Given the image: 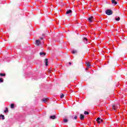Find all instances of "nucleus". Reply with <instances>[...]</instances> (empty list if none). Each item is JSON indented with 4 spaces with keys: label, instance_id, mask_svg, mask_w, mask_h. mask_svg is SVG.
Returning a JSON list of instances; mask_svg holds the SVG:
<instances>
[{
    "label": "nucleus",
    "instance_id": "f257e3e1",
    "mask_svg": "<svg viewBox=\"0 0 127 127\" xmlns=\"http://www.w3.org/2000/svg\"><path fill=\"white\" fill-rule=\"evenodd\" d=\"M106 13L107 15H112V14H113V11L111 10V9H107L106 11Z\"/></svg>",
    "mask_w": 127,
    "mask_h": 127
},
{
    "label": "nucleus",
    "instance_id": "f03ea898",
    "mask_svg": "<svg viewBox=\"0 0 127 127\" xmlns=\"http://www.w3.org/2000/svg\"><path fill=\"white\" fill-rule=\"evenodd\" d=\"M120 105H113V108H112V110L114 111H116V110H117V109H118L119 108H120Z\"/></svg>",
    "mask_w": 127,
    "mask_h": 127
},
{
    "label": "nucleus",
    "instance_id": "7ed1b4c3",
    "mask_svg": "<svg viewBox=\"0 0 127 127\" xmlns=\"http://www.w3.org/2000/svg\"><path fill=\"white\" fill-rule=\"evenodd\" d=\"M96 121L97 123H98V124H100L102 122H103V120L100 119V118H98L96 120Z\"/></svg>",
    "mask_w": 127,
    "mask_h": 127
},
{
    "label": "nucleus",
    "instance_id": "20e7f679",
    "mask_svg": "<svg viewBox=\"0 0 127 127\" xmlns=\"http://www.w3.org/2000/svg\"><path fill=\"white\" fill-rule=\"evenodd\" d=\"M93 19H94V17L93 16H90V17L88 18V21H89L90 22H92L93 21Z\"/></svg>",
    "mask_w": 127,
    "mask_h": 127
},
{
    "label": "nucleus",
    "instance_id": "39448f33",
    "mask_svg": "<svg viewBox=\"0 0 127 127\" xmlns=\"http://www.w3.org/2000/svg\"><path fill=\"white\" fill-rule=\"evenodd\" d=\"M84 118H85V117H84V115H83L82 114H81L80 115V120H84Z\"/></svg>",
    "mask_w": 127,
    "mask_h": 127
},
{
    "label": "nucleus",
    "instance_id": "423d86ee",
    "mask_svg": "<svg viewBox=\"0 0 127 127\" xmlns=\"http://www.w3.org/2000/svg\"><path fill=\"white\" fill-rule=\"evenodd\" d=\"M72 13V10L71 9H69L68 10H67L66 12V14H71Z\"/></svg>",
    "mask_w": 127,
    "mask_h": 127
},
{
    "label": "nucleus",
    "instance_id": "0eeeda50",
    "mask_svg": "<svg viewBox=\"0 0 127 127\" xmlns=\"http://www.w3.org/2000/svg\"><path fill=\"white\" fill-rule=\"evenodd\" d=\"M49 99L48 98H44V99H42L43 102L44 103H47L48 102Z\"/></svg>",
    "mask_w": 127,
    "mask_h": 127
},
{
    "label": "nucleus",
    "instance_id": "6e6552de",
    "mask_svg": "<svg viewBox=\"0 0 127 127\" xmlns=\"http://www.w3.org/2000/svg\"><path fill=\"white\" fill-rule=\"evenodd\" d=\"M112 3L113 4H114V5H116V4L118 3V2L116 1L115 0H112Z\"/></svg>",
    "mask_w": 127,
    "mask_h": 127
},
{
    "label": "nucleus",
    "instance_id": "1a4fd4ad",
    "mask_svg": "<svg viewBox=\"0 0 127 127\" xmlns=\"http://www.w3.org/2000/svg\"><path fill=\"white\" fill-rule=\"evenodd\" d=\"M83 42L85 44H88V39L87 38H83Z\"/></svg>",
    "mask_w": 127,
    "mask_h": 127
},
{
    "label": "nucleus",
    "instance_id": "9d476101",
    "mask_svg": "<svg viewBox=\"0 0 127 127\" xmlns=\"http://www.w3.org/2000/svg\"><path fill=\"white\" fill-rule=\"evenodd\" d=\"M36 45H37V46H39V45H40V41H39V40H36Z\"/></svg>",
    "mask_w": 127,
    "mask_h": 127
},
{
    "label": "nucleus",
    "instance_id": "9b49d317",
    "mask_svg": "<svg viewBox=\"0 0 127 127\" xmlns=\"http://www.w3.org/2000/svg\"><path fill=\"white\" fill-rule=\"evenodd\" d=\"M50 119H52V120H55V119H56V116H55V115L51 116Z\"/></svg>",
    "mask_w": 127,
    "mask_h": 127
},
{
    "label": "nucleus",
    "instance_id": "f8f14e48",
    "mask_svg": "<svg viewBox=\"0 0 127 127\" xmlns=\"http://www.w3.org/2000/svg\"><path fill=\"white\" fill-rule=\"evenodd\" d=\"M45 64H46V66H47L48 65V59H45Z\"/></svg>",
    "mask_w": 127,
    "mask_h": 127
},
{
    "label": "nucleus",
    "instance_id": "ddd939ff",
    "mask_svg": "<svg viewBox=\"0 0 127 127\" xmlns=\"http://www.w3.org/2000/svg\"><path fill=\"white\" fill-rule=\"evenodd\" d=\"M0 119H2V120H4V116H3V115H0Z\"/></svg>",
    "mask_w": 127,
    "mask_h": 127
},
{
    "label": "nucleus",
    "instance_id": "4468645a",
    "mask_svg": "<svg viewBox=\"0 0 127 127\" xmlns=\"http://www.w3.org/2000/svg\"><path fill=\"white\" fill-rule=\"evenodd\" d=\"M86 65L87 67H90V66H91L90 63H86Z\"/></svg>",
    "mask_w": 127,
    "mask_h": 127
},
{
    "label": "nucleus",
    "instance_id": "2eb2a0df",
    "mask_svg": "<svg viewBox=\"0 0 127 127\" xmlns=\"http://www.w3.org/2000/svg\"><path fill=\"white\" fill-rule=\"evenodd\" d=\"M10 108H11V109H14V104H11V105H10Z\"/></svg>",
    "mask_w": 127,
    "mask_h": 127
},
{
    "label": "nucleus",
    "instance_id": "dca6fc26",
    "mask_svg": "<svg viewBox=\"0 0 127 127\" xmlns=\"http://www.w3.org/2000/svg\"><path fill=\"white\" fill-rule=\"evenodd\" d=\"M64 123H67L68 120L67 119H64Z\"/></svg>",
    "mask_w": 127,
    "mask_h": 127
},
{
    "label": "nucleus",
    "instance_id": "f3484780",
    "mask_svg": "<svg viewBox=\"0 0 127 127\" xmlns=\"http://www.w3.org/2000/svg\"><path fill=\"white\" fill-rule=\"evenodd\" d=\"M40 56H45V54L44 53H40Z\"/></svg>",
    "mask_w": 127,
    "mask_h": 127
},
{
    "label": "nucleus",
    "instance_id": "a211bd4d",
    "mask_svg": "<svg viewBox=\"0 0 127 127\" xmlns=\"http://www.w3.org/2000/svg\"><path fill=\"white\" fill-rule=\"evenodd\" d=\"M116 20L117 21H119V20H120V17H118V18H116Z\"/></svg>",
    "mask_w": 127,
    "mask_h": 127
},
{
    "label": "nucleus",
    "instance_id": "6ab92c4d",
    "mask_svg": "<svg viewBox=\"0 0 127 127\" xmlns=\"http://www.w3.org/2000/svg\"><path fill=\"white\" fill-rule=\"evenodd\" d=\"M72 54H76L77 53V51H72Z\"/></svg>",
    "mask_w": 127,
    "mask_h": 127
},
{
    "label": "nucleus",
    "instance_id": "aec40b11",
    "mask_svg": "<svg viewBox=\"0 0 127 127\" xmlns=\"http://www.w3.org/2000/svg\"><path fill=\"white\" fill-rule=\"evenodd\" d=\"M89 112H84L85 115H89Z\"/></svg>",
    "mask_w": 127,
    "mask_h": 127
},
{
    "label": "nucleus",
    "instance_id": "412c9836",
    "mask_svg": "<svg viewBox=\"0 0 127 127\" xmlns=\"http://www.w3.org/2000/svg\"><path fill=\"white\" fill-rule=\"evenodd\" d=\"M64 94H61V98H64Z\"/></svg>",
    "mask_w": 127,
    "mask_h": 127
},
{
    "label": "nucleus",
    "instance_id": "4be33fe9",
    "mask_svg": "<svg viewBox=\"0 0 127 127\" xmlns=\"http://www.w3.org/2000/svg\"><path fill=\"white\" fill-rule=\"evenodd\" d=\"M0 76H5V73H0Z\"/></svg>",
    "mask_w": 127,
    "mask_h": 127
},
{
    "label": "nucleus",
    "instance_id": "5701e85b",
    "mask_svg": "<svg viewBox=\"0 0 127 127\" xmlns=\"http://www.w3.org/2000/svg\"><path fill=\"white\" fill-rule=\"evenodd\" d=\"M4 112H8V108H6V109L4 111Z\"/></svg>",
    "mask_w": 127,
    "mask_h": 127
},
{
    "label": "nucleus",
    "instance_id": "b1692460",
    "mask_svg": "<svg viewBox=\"0 0 127 127\" xmlns=\"http://www.w3.org/2000/svg\"><path fill=\"white\" fill-rule=\"evenodd\" d=\"M0 82H3V79H2V78H0Z\"/></svg>",
    "mask_w": 127,
    "mask_h": 127
},
{
    "label": "nucleus",
    "instance_id": "393cba45",
    "mask_svg": "<svg viewBox=\"0 0 127 127\" xmlns=\"http://www.w3.org/2000/svg\"><path fill=\"white\" fill-rule=\"evenodd\" d=\"M77 116H75L74 117V120H77Z\"/></svg>",
    "mask_w": 127,
    "mask_h": 127
},
{
    "label": "nucleus",
    "instance_id": "a878e982",
    "mask_svg": "<svg viewBox=\"0 0 127 127\" xmlns=\"http://www.w3.org/2000/svg\"><path fill=\"white\" fill-rule=\"evenodd\" d=\"M69 64H71V63H69Z\"/></svg>",
    "mask_w": 127,
    "mask_h": 127
},
{
    "label": "nucleus",
    "instance_id": "bb28decb",
    "mask_svg": "<svg viewBox=\"0 0 127 127\" xmlns=\"http://www.w3.org/2000/svg\"><path fill=\"white\" fill-rule=\"evenodd\" d=\"M41 39H43V38H41Z\"/></svg>",
    "mask_w": 127,
    "mask_h": 127
},
{
    "label": "nucleus",
    "instance_id": "cd10ccee",
    "mask_svg": "<svg viewBox=\"0 0 127 127\" xmlns=\"http://www.w3.org/2000/svg\"><path fill=\"white\" fill-rule=\"evenodd\" d=\"M6 113V112H5V113Z\"/></svg>",
    "mask_w": 127,
    "mask_h": 127
}]
</instances>
